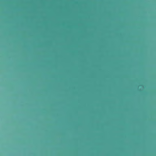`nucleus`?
<instances>
[{"label":"nucleus","mask_w":156,"mask_h":156,"mask_svg":"<svg viewBox=\"0 0 156 156\" xmlns=\"http://www.w3.org/2000/svg\"><path fill=\"white\" fill-rule=\"evenodd\" d=\"M144 89H156V88H77V90H144Z\"/></svg>","instance_id":"1"},{"label":"nucleus","mask_w":156,"mask_h":156,"mask_svg":"<svg viewBox=\"0 0 156 156\" xmlns=\"http://www.w3.org/2000/svg\"><path fill=\"white\" fill-rule=\"evenodd\" d=\"M44 88H134V87H45Z\"/></svg>","instance_id":"2"},{"label":"nucleus","mask_w":156,"mask_h":156,"mask_svg":"<svg viewBox=\"0 0 156 156\" xmlns=\"http://www.w3.org/2000/svg\"><path fill=\"white\" fill-rule=\"evenodd\" d=\"M143 88H147V87H143ZM154 88H155V87H154Z\"/></svg>","instance_id":"3"},{"label":"nucleus","mask_w":156,"mask_h":156,"mask_svg":"<svg viewBox=\"0 0 156 156\" xmlns=\"http://www.w3.org/2000/svg\"><path fill=\"white\" fill-rule=\"evenodd\" d=\"M26 88H27L28 87H27Z\"/></svg>","instance_id":"4"},{"label":"nucleus","mask_w":156,"mask_h":156,"mask_svg":"<svg viewBox=\"0 0 156 156\" xmlns=\"http://www.w3.org/2000/svg\"><path fill=\"white\" fill-rule=\"evenodd\" d=\"M32 88H33L34 87H32Z\"/></svg>","instance_id":"5"}]
</instances>
